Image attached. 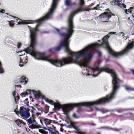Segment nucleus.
<instances>
[{
	"label": "nucleus",
	"instance_id": "f257e3e1",
	"mask_svg": "<svg viewBox=\"0 0 134 134\" xmlns=\"http://www.w3.org/2000/svg\"><path fill=\"white\" fill-rule=\"evenodd\" d=\"M72 21V17H69L68 26L66 29L67 32L65 34L60 33L59 30L55 28L63 40L61 42L60 45L55 48L54 49L56 51H59L61 49V47H63L65 48V52L70 56L62 59H51L49 57L46 56L43 53H41V54L38 53L37 54V58H41L42 60L46 61L55 66L59 67L63 66L66 64L79 63V59L80 57H83L87 60L90 59L91 55L87 54L86 48L85 47L80 51L74 52L71 51L69 47L70 41L69 40L71 37L74 31L73 30L74 27Z\"/></svg>",
	"mask_w": 134,
	"mask_h": 134
},
{
	"label": "nucleus",
	"instance_id": "f03ea898",
	"mask_svg": "<svg viewBox=\"0 0 134 134\" xmlns=\"http://www.w3.org/2000/svg\"><path fill=\"white\" fill-rule=\"evenodd\" d=\"M103 41V38L101 44H99L97 43L92 44L85 47L86 48L87 54H90L91 55V57L90 59L87 60L83 57H80V58H82L84 60V61L80 63V65L83 67V70L82 71V73L84 75H90V71L91 70L93 72V76L96 77L99 75L101 72L105 71L110 74L113 78L112 84L113 88V91L111 94L107 95V97L106 98H102L99 100L93 102H96L97 104H93V105L108 103L110 102L114 98L116 91L119 87V80L114 70L106 67L101 68L98 67L96 68H92L89 67L87 66V63L91 60L93 57L94 54V50H95L96 48L101 46H103L105 48L109 51L105 47V43H104Z\"/></svg>",
	"mask_w": 134,
	"mask_h": 134
},
{
	"label": "nucleus",
	"instance_id": "7ed1b4c3",
	"mask_svg": "<svg viewBox=\"0 0 134 134\" xmlns=\"http://www.w3.org/2000/svg\"><path fill=\"white\" fill-rule=\"evenodd\" d=\"M29 28L30 33V37L31 39V44L30 46L27 48L25 50V51L23 52L21 51L22 53L19 55V56H21L20 58V60L19 65L22 67L27 62V56L24 55L25 52H27L30 54L36 59L42 60L41 58H37V53L41 54V53L36 51L34 48V46L36 44V31H37L36 28L32 29L30 27L28 26Z\"/></svg>",
	"mask_w": 134,
	"mask_h": 134
},
{
	"label": "nucleus",
	"instance_id": "20e7f679",
	"mask_svg": "<svg viewBox=\"0 0 134 134\" xmlns=\"http://www.w3.org/2000/svg\"><path fill=\"white\" fill-rule=\"evenodd\" d=\"M46 101L49 103L53 105L55 108L59 109L62 108L64 113L67 116H68L69 111L71 109L76 106L79 107L81 106H87L93 105V104H97L96 102H82L76 104H68L60 105L58 103H55L53 101L47 99Z\"/></svg>",
	"mask_w": 134,
	"mask_h": 134
},
{
	"label": "nucleus",
	"instance_id": "39448f33",
	"mask_svg": "<svg viewBox=\"0 0 134 134\" xmlns=\"http://www.w3.org/2000/svg\"><path fill=\"white\" fill-rule=\"evenodd\" d=\"M116 33V32H110L108 34L105 36L103 38V41L105 43V46L107 49L109 50L110 54H111L113 56L116 57H118L120 56H122L127 53L131 49L133 48L134 45V41H133L130 43H128L126 48L121 52L119 53H116L113 51L111 50L109 47L108 43V38L109 37V35L115 34Z\"/></svg>",
	"mask_w": 134,
	"mask_h": 134
},
{
	"label": "nucleus",
	"instance_id": "423d86ee",
	"mask_svg": "<svg viewBox=\"0 0 134 134\" xmlns=\"http://www.w3.org/2000/svg\"><path fill=\"white\" fill-rule=\"evenodd\" d=\"M32 117H30L29 119L26 120L27 122L31 125L29 127L31 129H38L40 128V126L37 124L35 120L34 119V118H35L36 116H35L33 113V111L35 110V108L32 107Z\"/></svg>",
	"mask_w": 134,
	"mask_h": 134
},
{
	"label": "nucleus",
	"instance_id": "0eeeda50",
	"mask_svg": "<svg viewBox=\"0 0 134 134\" xmlns=\"http://www.w3.org/2000/svg\"><path fill=\"white\" fill-rule=\"evenodd\" d=\"M59 0H52L51 8L48 12L43 17H49L52 16L53 14L57 8L58 2Z\"/></svg>",
	"mask_w": 134,
	"mask_h": 134
},
{
	"label": "nucleus",
	"instance_id": "6e6552de",
	"mask_svg": "<svg viewBox=\"0 0 134 134\" xmlns=\"http://www.w3.org/2000/svg\"><path fill=\"white\" fill-rule=\"evenodd\" d=\"M19 113L20 115L24 119L28 118L30 115L28 110L24 106H22L20 107L19 111L18 112V113Z\"/></svg>",
	"mask_w": 134,
	"mask_h": 134
},
{
	"label": "nucleus",
	"instance_id": "1a4fd4ad",
	"mask_svg": "<svg viewBox=\"0 0 134 134\" xmlns=\"http://www.w3.org/2000/svg\"><path fill=\"white\" fill-rule=\"evenodd\" d=\"M16 18V22L17 23V24H27L29 23H32L34 22V21L32 20H23L21 19L18 17H15Z\"/></svg>",
	"mask_w": 134,
	"mask_h": 134
},
{
	"label": "nucleus",
	"instance_id": "9d476101",
	"mask_svg": "<svg viewBox=\"0 0 134 134\" xmlns=\"http://www.w3.org/2000/svg\"><path fill=\"white\" fill-rule=\"evenodd\" d=\"M107 12H104L103 13L100 14L99 17H105L107 16V17H111V16H115L114 14L111 13L108 10Z\"/></svg>",
	"mask_w": 134,
	"mask_h": 134
},
{
	"label": "nucleus",
	"instance_id": "9b49d317",
	"mask_svg": "<svg viewBox=\"0 0 134 134\" xmlns=\"http://www.w3.org/2000/svg\"><path fill=\"white\" fill-rule=\"evenodd\" d=\"M124 11L126 14H128L129 13H131L133 17H134V7H130L128 9H125Z\"/></svg>",
	"mask_w": 134,
	"mask_h": 134
},
{
	"label": "nucleus",
	"instance_id": "f8f14e48",
	"mask_svg": "<svg viewBox=\"0 0 134 134\" xmlns=\"http://www.w3.org/2000/svg\"><path fill=\"white\" fill-rule=\"evenodd\" d=\"M51 121L50 120L43 118H42L41 119H40V121L42 124V122H44L47 126L50 124Z\"/></svg>",
	"mask_w": 134,
	"mask_h": 134
},
{
	"label": "nucleus",
	"instance_id": "ddd939ff",
	"mask_svg": "<svg viewBox=\"0 0 134 134\" xmlns=\"http://www.w3.org/2000/svg\"><path fill=\"white\" fill-rule=\"evenodd\" d=\"M49 17H41V18L39 20H37L36 21V23L38 24L36 25V27L37 28L38 27L39 25L41 24V22L45 21V20H47L48 19Z\"/></svg>",
	"mask_w": 134,
	"mask_h": 134
},
{
	"label": "nucleus",
	"instance_id": "4468645a",
	"mask_svg": "<svg viewBox=\"0 0 134 134\" xmlns=\"http://www.w3.org/2000/svg\"><path fill=\"white\" fill-rule=\"evenodd\" d=\"M28 81L27 79H26L24 76H23L19 79V82L23 83V84H25Z\"/></svg>",
	"mask_w": 134,
	"mask_h": 134
},
{
	"label": "nucleus",
	"instance_id": "2eb2a0df",
	"mask_svg": "<svg viewBox=\"0 0 134 134\" xmlns=\"http://www.w3.org/2000/svg\"><path fill=\"white\" fill-rule=\"evenodd\" d=\"M122 0H115L114 1H113L112 2H110V3L112 5H117L119 6H120V5L121 4L120 3V2H121Z\"/></svg>",
	"mask_w": 134,
	"mask_h": 134
},
{
	"label": "nucleus",
	"instance_id": "dca6fc26",
	"mask_svg": "<svg viewBox=\"0 0 134 134\" xmlns=\"http://www.w3.org/2000/svg\"><path fill=\"white\" fill-rule=\"evenodd\" d=\"M44 129L45 130H47L49 131V133L50 134H58V132H55L53 131V130H54L55 129V127H53V129H52L51 128H49L48 127V129H47L46 128H44Z\"/></svg>",
	"mask_w": 134,
	"mask_h": 134
},
{
	"label": "nucleus",
	"instance_id": "f3484780",
	"mask_svg": "<svg viewBox=\"0 0 134 134\" xmlns=\"http://www.w3.org/2000/svg\"><path fill=\"white\" fill-rule=\"evenodd\" d=\"M16 124L19 126H21V124H23V125H25V123L23 122L22 120H20L19 119H18L14 121Z\"/></svg>",
	"mask_w": 134,
	"mask_h": 134
},
{
	"label": "nucleus",
	"instance_id": "a211bd4d",
	"mask_svg": "<svg viewBox=\"0 0 134 134\" xmlns=\"http://www.w3.org/2000/svg\"><path fill=\"white\" fill-rule=\"evenodd\" d=\"M124 87L127 91L129 92L132 91H134V88L130 86H127L125 85L124 86Z\"/></svg>",
	"mask_w": 134,
	"mask_h": 134
},
{
	"label": "nucleus",
	"instance_id": "6ab92c4d",
	"mask_svg": "<svg viewBox=\"0 0 134 134\" xmlns=\"http://www.w3.org/2000/svg\"><path fill=\"white\" fill-rule=\"evenodd\" d=\"M37 109L38 110H40L41 111V113H35V116H36L37 117L38 116L39 117H40L39 115H40L41 114V113H42V110L41 109V108L40 107H37Z\"/></svg>",
	"mask_w": 134,
	"mask_h": 134
},
{
	"label": "nucleus",
	"instance_id": "aec40b11",
	"mask_svg": "<svg viewBox=\"0 0 134 134\" xmlns=\"http://www.w3.org/2000/svg\"><path fill=\"white\" fill-rule=\"evenodd\" d=\"M109 17H100V19L103 22H107L108 21Z\"/></svg>",
	"mask_w": 134,
	"mask_h": 134
},
{
	"label": "nucleus",
	"instance_id": "412c9836",
	"mask_svg": "<svg viewBox=\"0 0 134 134\" xmlns=\"http://www.w3.org/2000/svg\"><path fill=\"white\" fill-rule=\"evenodd\" d=\"M65 4L67 6L70 5L71 4V2L70 0H66L65 1Z\"/></svg>",
	"mask_w": 134,
	"mask_h": 134
},
{
	"label": "nucleus",
	"instance_id": "4be33fe9",
	"mask_svg": "<svg viewBox=\"0 0 134 134\" xmlns=\"http://www.w3.org/2000/svg\"><path fill=\"white\" fill-rule=\"evenodd\" d=\"M41 133L43 134H47L48 133V132L47 131H44V130L40 129L38 130Z\"/></svg>",
	"mask_w": 134,
	"mask_h": 134
},
{
	"label": "nucleus",
	"instance_id": "5701e85b",
	"mask_svg": "<svg viewBox=\"0 0 134 134\" xmlns=\"http://www.w3.org/2000/svg\"><path fill=\"white\" fill-rule=\"evenodd\" d=\"M14 25V24L13 21H11L9 22V25L10 27H13Z\"/></svg>",
	"mask_w": 134,
	"mask_h": 134
},
{
	"label": "nucleus",
	"instance_id": "b1692460",
	"mask_svg": "<svg viewBox=\"0 0 134 134\" xmlns=\"http://www.w3.org/2000/svg\"><path fill=\"white\" fill-rule=\"evenodd\" d=\"M4 72V70L2 67V65L0 62V74H2Z\"/></svg>",
	"mask_w": 134,
	"mask_h": 134
},
{
	"label": "nucleus",
	"instance_id": "393cba45",
	"mask_svg": "<svg viewBox=\"0 0 134 134\" xmlns=\"http://www.w3.org/2000/svg\"><path fill=\"white\" fill-rule=\"evenodd\" d=\"M121 34L122 35V36L123 38H125V37H126L124 36V34L122 32H120L118 33H117L116 34V35H118L119 36H121Z\"/></svg>",
	"mask_w": 134,
	"mask_h": 134
},
{
	"label": "nucleus",
	"instance_id": "a878e982",
	"mask_svg": "<svg viewBox=\"0 0 134 134\" xmlns=\"http://www.w3.org/2000/svg\"><path fill=\"white\" fill-rule=\"evenodd\" d=\"M120 5L119 7L121 8H125L126 7V5H125L124 4V3H121L120 4Z\"/></svg>",
	"mask_w": 134,
	"mask_h": 134
},
{
	"label": "nucleus",
	"instance_id": "bb28decb",
	"mask_svg": "<svg viewBox=\"0 0 134 134\" xmlns=\"http://www.w3.org/2000/svg\"><path fill=\"white\" fill-rule=\"evenodd\" d=\"M12 94L13 95V96L15 100V96H16L17 95V93H16V92L15 91L13 92L12 93Z\"/></svg>",
	"mask_w": 134,
	"mask_h": 134
},
{
	"label": "nucleus",
	"instance_id": "cd10ccee",
	"mask_svg": "<svg viewBox=\"0 0 134 134\" xmlns=\"http://www.w3.org/2000/svg\"><path fill=\"white\" fill-rule=\"evenodd\" d=\"M35 94V95L38 96L40 97V96H41V93L39 92H36Z\"/></svg>",
	"mask_w": 134,
	"mask_h": 134
},
{
	"label": "nucleus",
	"instance_id": "c85d7f7f",
	"mask_svg": "<svg viewBox=\"0 0 134 134\" xmlns=\"http://www.w3.org/2000/svg\"><path fill=\"white\" fill-rule=\"evenodd\" d=\"M28 99H26L24 101V102L26 104V105L27 106H29V102L28 101Z\"/></svg>",
	"mask_w": 134,
	"mask_h": 134
},
{
	"label": "nucleus",
	"instance_id": "c756f323",
	"mask_svg": "<svg viewBox=\"0 0 134 134\" xmlns=\"http://www.w3.org/2000/svg\"><path fill=\"white\" fill-rule=\"evenodd\" d=\"M31 90H27L26 91V92H25L26 95L28 94H30L31 93Z\"/></svg>",
	"mask_w": 134,
	"mask_h": 134
},
{
	"label": "nucleus",
	"instance_id": "7c9ffc66",
	"mask_svg": "<svg viewBox=\"0 0 134 134\" xmlns=\"http://www.w3.org/2000/svg\"><path fill=\"white\" fill-rule=\"evenodd\" d=\"M1 10H0V13H5V10L4 9H1Z\"/></svg>",
	"mask_w": 134,
	"mask_h": 134
},
{
	"label": "nucleus",
	"instance_id": "2f4dec72",
	"mask_svg": "<svg viewBox=\"0 0 134 134\" xmlns=\"http://www.w3.org/2000/svg\"><path fill=\"white\" fill-rule=\"evenodd\" d=\"M21 97H24L26 95V93H21Z\"/></svg>",
	"mask_w": 134,
	"mask_h": 134
},
{
	"label": "nucleus",
	"instance_id": "473e14b6",
	"mask_svg": "<svg viewBox=\"0 0 134 134\" xmlns=\"http://www.w3.org/2000/svg\"><path fill=\"white\" fill-rule=\"evenodd\" d=\"M45 109H46V110L47 111H48V109H49V107L47 106V105H46L45 106Z\"/></svg>",
	"mask_w": 134,
	"mask_h": 134
},
{
	"label": "nucleus",
	"instance_id": "72a5a7b5",
	"mask_svg": "<svg viewBox=\"0 0 134 134\" xmlns=\"http://www.w3.org/2000/svg\"><path fill=\"white\" fill-rule=\"evenodd\" d=\"M21 46V43H18L17 45V47L18 48H19Z\"/></svg>",
	"mask_w": 134,
	"mask_h": 134
},
{
	"label": "nucleus",
	"instance_id": "f704fd0d",
	"mask_svg": "<svg viewBox=\"0 0 134 134\" xmlns=\"http://www.w3.org/2000/svg\"><path fill=\"white\" fill-rule=\"evenodd\" d=\"M79 3H85L84 0H79Z\"/></svg>",
	"mask_w": 134,
	"mask_h": 134
},
{
	"label": "nucleus",
	"instance_id": "c9c22d12",
	"mask_svg": "<svg viewBox=\"0 0 134 134\" xmlns=\"http://www.w3.org/2000/svg\"><path fill=\"white\" fill-rule=\"evenodd\" d=\"M79 134H86L85 133L81 131H79Z\"/></svg>",
	"mask_w": 134,
	"mask_h": 134
},
{
	"label": "nucleus",
	"instance_id": "e433bc0d",
	"mask_svg": "<svg viewBox=\"0 0 134 134\" xmlns=\"http://www.w3.org/2000/svg\"><path fill=\"white\" fill-rule=\"evenodd\" d=\"M97 53L98 54L99 56H100L101 55L102 53L100 52H99V51H98V52H97Z\"/></svg>",
	"mask_w": 134,
	"mask_h": 134
},
{
	"label": "nucleus",
	"instance_id": "4c0bfd02",
	"mask_svg": "<svg viewBox=\"0 0 134 134\" xmlns=\"http://www.w3.org/2000/svg\"><path fill=\"white\" fill-rule=\"evenodd\" d=\"M15 99L16 98L18 100H19V96H17V95L15 96Z\"/></svg>",
	"mask_w": 134,
	"mask_h": 134
},
{
	"label": "nucleus",
	"instance_id": "58836bf2",
	"mask_svg": "<svg viewBox=\"0 0 134 134\" xmlns=\"http://www.w3.org/2000/svg\"><path fill=\"white\" fill-rule=\"evenodd\" d=\"M73 116L75 118H76V114L75 113H74L73 115Z\"/></svg>",
	"mask_w": 134,
	"mask_h": 134
},
{
	"label": "nucleus",
	"instance_id": "ea45409f",
	"mask_svg": "<svg viewBox=\"0 0 134 134\" xmlns=\"http://www.w3.org/2000/svg\"><path fill=\"white\" fill-rule=\"evenodd\" d=\"M6 14H7V15H8L7 16H11V17H15V16H12L11 15H10L9 14H8V13Z\"/></svg>",
	"mask_w": 134,
	"mask_h": 134
},
{
	"label": "nucleus",
	"instance_id": "a19ab883",
	"mask_svg": "<svg viewBox=\"0 0 134 134\" xmlns=\"http://www.w3.org/2000/svg\"><path fill=\"white\" fill-rule=\"evenodd\" d=\"M131 71L132 72L133 74L134 75V70L133 69H131Z\"/></svg>",
	"mask_w": 134,
	"mask_h": 134
},
{
	"label": "nucleus",
	"instance_id": "79ce46f5",
	"mask_svg": "<svg viewBox=\"0 0 134 134\" xmlns=\"http://www.w3.org/2000/svg\"><path fill=\"white\" fill-rule=\"evenodd\" d=\"M95 109L97 111H99L100 110L97 108H95Z\"/></svg>",
	"mask_w": 134,
	"mask_h": 134
},
{
	"label": "nucleus",
	"instance_id": "37998d69",
	"mask_svg": "<svg viewBox=\"0 0 134 134\" xmlns=\"http://www.w3.org/2000/svg\"><path fill=\"white\" fill-rule=\"evenodd\" d=\"M36 107L37 108V107H39V106L37 104H36Z\"/></svg>",
	"mask_w": 134,
	"mask_h": 134
},
{
	"label": "nucleus",
	"instance_id": "c03bdc74",
	"mask_svg": "<svg viewBox=\"0 0 134 134\" xmlns=\"http://www.w3.org/2000/svg\"><path fill=\"white\" fill-rule=\"evenodd\" d=\"M74 128L75 129H76V130H78V127H74Z\"/></svg>",
	"mask_w": 134,
	"mask_h": 134
},
{
	"label": "nucleus",
	"instance_id": "a18cd8bd",
	"mask_svg": "<svg viewBox=\"0 0 134 134\" xmlns=\"http://www.w3.org/2000/svg\"><path fill=\"white\" fill-rule=\"evenodd\" d=\"M93 4H94L93 3H92V4H91L90 5L91 6H92V5H93Z\"/></svg>",
	"mask_w": 134,
	"mask_h": 134
},
{
	"label": "nucleus",
	"instance_id": "49530a36",
	"mask_svg": "<svg viewBox=\"0 0 134 134\" xmlns=\"http://www.w3.org/2000/svg\"><path fill=\"white\" fill-rule=\"evenodd\" d=\"M16 110L15 109V110H14V111H15V112H16Z\"/></svg>",
	"mask_w": 134,
	"mask_h": 134
},
{
	"label": "nucleus",
	"instance_id": "de8ad7c7",
	"mask_svg": "<svg viewBox=\"0 0 134 134\" xmlns=\"http://www.w3.org/2000/svg\"><path fill=\"white\" fill-rule=\"evenodd\" d=\"M130 19V17H129V18H128V19L129 20Z\"/></svg>",
	"mask_w": 134,
	"mask_h": 134
},
{
	"label": "nucleus",
	"instance_id": "09e8293b",
	"mask_svg": "<svg viewBox=\"0 0 134 134\" xmlns=\"http://www.w3.org/2000/svg\"><path fill=\"white\" fill-rule=\"evenodd\" d=\"M131 98L132 99H133V98H134V97H133V98Z\"/></svg>",
	"mask_w": 134,
	"mask_h": 134
},
{
	"label": "nucleus",
	"instance_id": "8fccbe9b",
	"mask_svg": "<svg viewBox=\"0 0 134 134\" xmlns=\"http://www.w3.org/2000/svg\"><path fill=\"white\" fill-rule=\"evenodd\" d=\"M127 37L126 38H125V40H126L127 38Z\"/></svg>",
	"mask_w": 134,
	"mask_h": 134
},
{
	"label": "nucleus",
	"instance_id": "3c124183",
	"mask_svg": "<svg viewBox=\"0 0 134 134\" xmlns=\"http://www.w3.org/2000/svg\"><path fill=\"white\" fill-rule=\"evenodd\" d=\"M52 126H53V125H52Z\"/></svg>",
	"mask_w": 134,
	"mask_h": 134
}]
</instances>
